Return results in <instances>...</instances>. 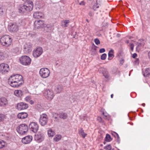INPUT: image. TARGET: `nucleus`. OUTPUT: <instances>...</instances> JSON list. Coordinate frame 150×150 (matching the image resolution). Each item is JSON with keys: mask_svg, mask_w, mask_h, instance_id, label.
<instances>
[{"mask_svg": "<svg viewBox=\"0 0 150 150\" xmlns=\"http://www.w3.org/2000/svg\"><path fill=\"white\" fill-rule=\"evenodd\" d=\"M5 56L3 52L0 51V61L4 59L5 58Z\"/></svg>", "mask_w": 150, "mask_h": 150, "instance_id": "33", "label": "nucleus"}, {"mask_svg": "<svg viewBox=\"0 0 150 150\" xmlns=\"http://www.w3.org/2000/svg\"><path fill=\"white\" fill-rule=\"evenodd\" d=\"M28 136H26L23 138L22 139V143L24 144H27L28 143Z\"/></svg>", "mask_w": 150, "mask_h": 150, "instance_id": "28", "label": "nucleus"}, {"mask_svg": "<svg viewBox=\"0 0 150 150\" xmlns=\"http://www.w3.org/2000/svg\"><path fill=\"white\" fill-rule=\"evenodd\" d=\"M16 130L19 134H23L27 132L28 127L26 124H22L17 127Z\"/></svg>", "mask_w": 150, "mask_h": 150, "instance_id": "3", "label": "nucleus"}, {"mask_svg": "<svg viewBox=\"0 0 150 150\" xmlns=\"http://www.w3.org/2000/svg\"><path fill=\"white\" fill-rule=\"evenodd\" d=\"M52 115L53 117L55 119H56L58 118V115L57 114L54 112L52 113Z\"/></svg>", "mask_w": 150, "mask_h": 150, "instance_id": "42", "label": "nucleus"}, {"mask_svg": "<svg viewBox=\"0 0 150 150\" xmlns=\"http://www.w3.org/2000/svg\"><path fill=\"white\" fill-rule=\"evenodd\" d=\"M108 59L109 60H111L114 57V50L111 49L110 50L108 53Z\"/></svg>", "mask_w": 150, "mask_h": 150, "instance_id": "21", "label": "nucleus"}, {"mask_svg": "<svg viewBox=\"0 0 150 150\" xmlns=\"http://www.w3.org/2000/svg\"><path fill=\"white\" fill-rule=\"evenodd\" d=\"M107 54L105 53L103 54L100 57L101 59L102 60H105L106 58Z\"/></svg>", "mask_w": 150, "mask_h": 150, "instance_id": "37", "label": "nucleus"}, {"mask_svg": "<svg viewBox=\"0 0 150 150\" xmlns=\"http://www.w3.org/2000/svg\"><path fill=\"white\" fill-rule=\"evenodd\" d=\"M33 7V2L31 1H29V11L32 10Z\"/></svg>", "mask_w": 150, "mask_h": 150, "instance_id": "29", "label": "nucleus"}, {"mask_svg": "<svg viewBox=\"0 0 150 150\" xmlns=\"http://www.w3.org/2000/svg\"><path fill=\"white\" fill-rule=\"evenodd\" d=\"M113 94H112L111 95V97L112 98H113Z\"/></svg>", "mask_w": 150, "mask_h": 150, "instance_id": "61", "label": "nucleus"}, {"mask_svg": "<svg viewBox=\"0 0 150 150\" xmlns=\"http://www.w3.org/2000/svg\"><path fill=\"white\" fill-rule=\"evenodd\" d=\"M94 42L96 45H98L100 43L99 40L98 38H96L94 40Z\"/></svg>", "mask_w": 150, "mask_h": 150, "instance_id": "41", "label": "nucleus"}, {"mask_svg": "<svg viewBox=\"0 0 150 150\" xmlns=\"http://www.w3.org/2000/svg\"><path fill=\"white\" fill-rule=\"evenodd\" d=\"M8 82L10 85L13 87H18L23 83V76L19 74L12 75L9 78Z\"/></svg>", "mask_w": 150, "mask_h": 150, "instance_id": "1", "label": "nucleus"}, {"mask_svg": "<svg viewBox=\"0 0 150 150\" xmlns=\"http://www.w3.org/2000/svg\"><path fill=\"white\" fill-rule=\"evenodd\" d=\"M4 118V116L2 115H0V122L3 120Z\"/></svg>", "mask_w": 150, "mask_h": 150, "instance_id": "43", "label": "nucleus"}, {"mask_svg": "<svg viewBox=\"0 0 150 150\" xmlns=\"http://www.w3.org/2000/svg\"><path fill=\"white\" fill-rule=\"evenodd\" d=\"M99 8V5H97L96 3V4H94L93 5V10L94 11H96V10L97 9Z\"/></svg>", "mask_w": 150, "mask_h": 150, "instance_id": "40", "label": "nucleus"}, {"mask_svg": "<svg viewBox=\"0 0 150 150\" xmlns=\"http://www.w3.org/2000/svg\"><path fill=\"white\" fill-rule=\"evenodd\" d=\"M14 53L17 54H18L20 53V51L18 48H16L13 51Z\"/></svg>", "mask_w": 150, "mask_h": 150, "instance_id": "38", "label": "nucleus"}, {"mask_svg": "<svg viewBox=\"0 0 150 150\" xmlns=\"http://www.w3.org/2000/svg\"><path fill=\"white\" fill-rule=\"evenodd\" d=\"M97 120L99 122H101L102 120V119L101 117H98L97 118Z\"/></svg>", "mask_w": 150, "mask_h": 150, "instance_id": "50", "label": "nucleus"}, {"mask_svg": "<svg viewBox=\"0 0 150 150\" xmlns=\"http://www.w3.org/2000/svg\"><path fill=\"white\" fill-rule=\"evenodd\" d=\"M24 52L25 53H26L27 51L28 50V47H24Z\"/></svg>", "mask_w": 150, "mask_h": 150, "instance_id": "48", "label": "nucleus"}, {"mask_svg": "<svg viewBox=\"0 0 150 150\" xmlns=\"http://www.w3.org/2000/svg\"><path fill=\"white\" fill-rule=\"evenodd\" d=\"M10 69L8 65L4 63L0 64V72L3 74H5L8 72Z\"/></svg>", "mask_w": 150, "mask_h": 150, "instance_id": "7", "label": "nucleus"}, {"mask_svg": "<svg viewBox=\"0 0 150 150\" xmlns=\"http://www.w3.org/2000/svg\"><path fill=\"white\" fill-rule=\"evenodd\" d=\"M28 107V104L23 102H21L17 104L16 106V109L20 110L25 109Z\"/></svg>", "mask_w": 150, "mask_h": 150, "instance_id": "12", "label": "nucleus"}, {"mask_svg": "<svg viewBox=\"0 0 150 150\" xmlns=\"http://www.w3.org/2000/svg\"><path fill=\"white\" fill-rule=\"evenodd\" d=\"M115 134L116 136H115V137H117L118 139H119L120 138L119 136L118 135V134L117 133H115Z\"/></svg>", "mask_w": 150, "mask_h": 150, "instance_id": "54", "label": "nucleus"}, {"mask_svg": "<svg viewBox=\"0 0 150 150\" xmlns=\"http://www.w3.org/2000/svg\"><path fill=\"white\" fill-rule=\"evenodd\" d=\"M104 148L105 150H114V149L112 148L110 144H109L105 146Z\"/></svg>", "mask_w": 150, "mask_h": 150, "instance_id": "31", "label": "nucleus"}, {"mask_svg": "<svg viewBox=\"0 0 150 150\" xmlns=\"http://www.w3.org/2000/svg\"><path fill=\"white\" fill-rule=\"evenodd\" d=\"M101 2V0H96V5H100V3Z\"/></svg>", "mask_w": 150, "mask_h": 150, "instance_id": "46", "label": "nucleus"}, {"mask_svg": "<svg viewBox=\"0 0 150 150\" xmlns=\"http://www.w3.org/2000/svg\"><path fill=\"white\" fill-rule=\"evenodd\" d=\"M12 41L11 37L7 35H3L0 39V43L1 45L5 47H8L11 45Z\"/></svg>", "mask_w": 150, "mask_h": 150, "instance_id": "2", "label": "nucleus"}, {"mask_svg": "<svg viewBox=\"0 0 150 150\" xmlns=\"http://www.w3.org/2000/svg\"><path fill=\"white\" fill-rule=\"evenodd\" d=\"M44 95L47 99L51 100L53 98L54 94L52 90L48 89L45 91Z\"/></svg>", "mask_w": 150, "mask_h": 150, "instance_id": "5", "label": "nucleus"}, {"mask_svg": "<svg viewBox=\"0 0 150 150\" xmlns=\"http://www.w3.org/2000/svg\"><path fill=\"white\" fill-rule=\"evenodd\" d=\"M103 76L105 78L107 79L109 77V74L108 71L106 69H105L103 72Z\"/></svg>", "mask_w": 150, "mask_h": 150, "instance_id": "30", "label": "nucleus"}, {"mask_svg": "<svg viewBox=\"0 0 150 150\" xmlns=\"http://www.w3.org/2000/svg\"><path fill=\"white\" fill-rule=\"evenodd\" d=\"M8 102L7 99L4 97L0 98V106H4L8 104Z\"/></svg>", "mask_w": 150, "mask_h": 150, "instance_id": "15", "label": "nucleus"}, {"mask_svg": "<svg viewBox=\"0 0 150 150\" xmlns=\"http://www.w3.org/2000/svg\"><path fill=\"white\" fill-rule=\"evenodd\" d=\"M94 15V13L92 11H90L88 13V15L91 17L93 16Z\"/></svg>", "mask_w": 150, "mask_h": 150, "instance_id": "44", "label": "nucleus"}, {"mask_svg": "<svg viewBox=\"0 0 150 150\" xmlns=\"http://www.w3.org/2000/svg\"><path fill=\"white\" fill-rule=\"evenodd\" d=\"M79 134L81 135L83 138H85L87 135V134L84 133V130L82 128H81L79 130Z\"/></svg>", "mask_w": 150, "mask_h": 150, "instance_id": "25", "label": "nucleus"}, {"mask_svg": "<svg viewBox=\"0 0 150 150\" xmlns=\"http://www.w3.org/2000/svg\"><path fill=\"white\" fill-rule=\"evenodd\" d=\"M33 139V137L29 135V143L32 141Z\"/></svg>", "mask_w": 150, "mask_h": 150, "instance_id": "45", "label": "nucleus"}, {"mask_svg": "<svg viewBox=\"0 0 150 150\" xmlns=\"http://www.w3.org/2000/svg\"><path fill=\"white\" fill-rule=\"evenodd\" d=\"M25 100L26 101H28V96H26L25 99Z\"/></svg>", "mask_w": 150, "mask_h": 150, "instance_id": "58", "label": "nucleus"}, {"mask_svg": "<svg viewBox=\"0 0 150 150\" xmlns=\"http://www.w3.org/2000/svg\"><path fill=\"white\" fill-rule=\"evenodd\" d=\"M62 86L59 85H57L55 89L57 93H59L62 91Z\"/></svg>", "mask_w": 150, "mask_h": 150, "instance_id": "27", "label": "nucleus"}, {"mask_svg": "<svg viewBox=\"0 0 150 150\" xmlns=\"http://www.w3.org/2000/svg\"><path fill=\"white\" fill-rule=\"evenodd\" d=\"M126 43H128L129 42V41L128 40H127L126 41Z\"/></svg>", "mask_w": 150, "mask_h": 150, "instance_id": "62", "label": "nucleus"}, {"mask_svg": "<svg viewBox=\"0 0 150 150\" xmlns=\"http://www.w3.org/2000/svg\"><path fill=\"white\" fill-rule=\"evenodd\" d=\"M103 115H104V118L105 119H109L110 117L108 113L105 111L104 109H102L101 110Z\"/></svg>", "mask_w": 150, "mask_h": 150, "instance_id": "22", "label": "nucleus"}, {"mask_svg": "<svg viewBox=\"0 0 150 150\" xmlns=\"http://www.w3.org/2000/svg\"><path fill=\"white\" fill-rule=\"evenodd\" d=\"M62 138V136L60 135H56L53 138L54 141L57 142L59 141Z\"/></svg>", "mask_w": 150, "mask_h": 150, "instance_id": "26", "label": "nucleus"}, {"mask_svg": "<svg viewBox=\"0 0 150 150\" xmlns=\"http://www.w3.org/2000/svg\"><path fill=\"white\" fill-rule=\"evenodd\" d=\"M115 133H117L115 132H113L111 133V134H112V135H113L114 137L116 136Z\"/></svg>", "mask_w": 150, "mask_h": 150, "instance_id": "56", "label": "nucleus"}, {"mask_svg": "<svg viewBox=\"0 0 150 150\" xmlns=\"http://www.w3.org/2000/svg\"><path fill=\"white\" fill-rule=\"evenodd\" d=\"M14 94L15 96L18 97H20L23 95V92L20 90H15L14 92Z\"/></svg>", "mask_w": 150, "mask_h": 150, "instance_id": "17", "label": "nucleus"}, {"mask_svg": "<svg viewBox=\"0 0 150 150\" xmlns=\"http://www.w3.org/2000/svg\"><path fill=\"white\" fill-rule=\"evenodd\" d=\"M28 116V114L26 112H21L18 115V117L20 119H24L27 117Z\"/></svg>", "mask_w": 150, "mask_h": 150, "instance_id": "19", "label": "nucleus"}, {"mask_svg": "<svg viewBox=\"0 0 150 150\" xmlns=\"http://www.w3.org/2000/svg\"><path fill=\"white\" fill-rule=\"evenodd\" d=\"M142 105H143V106H144L145 105V104H142Z\"/></svg>", "mask_w": 150, "mask_h": 150, "instance_id": "64", "label": "nucleus"}, {"mask_svg": "<svg viewBox=\"0 0 150 150\" xmlns=\"http://www.w3.org/2000/svg\"><path fill=\"white\" fill-rule=\"evenodd\" d=\"M59 117L60 118L63 120L67 119L68 117V115L67 113L64 112H62L60 113Z\"/></svg>", "mask_w": 150, "mask_h": 150, "instance_id": "24", "label": "nucleus"}, {"mask_svg": "<svg viewBox=\"0 0 150 150\" xmlns=\"http://www.w3.org/2000/svg\"><path fill=\"white\" fill-rule=\"evenodd\" d=\"M48 118L47 115L45 114H42L39 120V122L42 126L45 125L47 123Z\"/></svg>", "mask_w": 150, "mask_h": 150, "instance_id": "11", "label": "nucleus"}, {"mask_svg": "<svg viewBox=\"0 0 150 150\" xmlns=\"http://www.w3.org/2000/svg\"><path fill=\"white\" fill-rule=\"evenodd\" d=\"M42 52L43 49L42 48L38 47L33 50V55L35 57H38L40 56Z\"/></svg>", "mask_w": 150, "mask_h": 150, "instance_id": "10", "label": "nucleus"}, {"mask_svg": "<svg viewBox=\"0 0 150 150\" xmlns=\"http://www.w3.org/2000/svg\"><path fill=\"white\" fill-rule=\"evenodd\" d=\"M143 45L141 43H139L138 45L136 47V50L139 51L141 47H142L143 46Z\"/></svg>", "mask_w": 150, "mask_h": 150, "instance_id": "35", "label": "nucleus"}, {"mask_svg": "<svg viewBox=\"0 0 150 150\" xmlns=\"http://www.w3.org/2000/svg\"><path fill=\"white\" fill-rule=\"evenodd\" d=\"M28 58H29V65L31 63V59L29 57H28Z\"/></svg>", "mask_w": 150, "mask_h": 150, "instance_id": "59", "label": "nucleus"}, {"mask_svg": "<svg viewBox=\"0 0 150 150\" xmlns=\"http://www.w3.org/2000/svg\"><path fill=\"white\" fill-rule=\"evenodd\" d=\"M86 21H87V22H88H88H89V21H88V19H86Z\"/></svg>", "mask_w": 150, "mask_h": 150, "instance_id": "63", "label": "nucleus"}, {"mask_svg": "<svg viewBox=\"0 0 150 150\" xmlns=\"http://www.w3.org/2000/svg\"><path fill=\"white\" fill-rule=\"evenodd\" d=\"M5 11V9L1 5H0V14H2Z\"/></svg>", "mask_w": 150, "mask_h": 150, "instance_id": "36", "label": "nucleus"}, {"mask_svg": "<svg viewBox=\"0 0 150 150\" xmlns=\"http://www.w3.org/2000/svg\"><path fill=\"white\" fill-rule=\"evenodd\" d=\"M135 62H136V63L137 64H138L139 63V61H138V59H136V61H135Z\"/></svg>", "mask_w": 150, "mask_h": 150, "instance_id": "60", "label": "nucleus"}, {"mask_svg": "<svg viewBox=\"0 0 150 150\" xmlns=\"http://www.w3.org/2000/svg\"><path fill=\"white\" fill-rule=\"evenodd\" d=\"M105 51V50L104 48H101L99 50V52L100 53H103Z\"/></svg>", "mask_w": 150, "mask_h": 150, "instance_id": "47", "label": "nucleus"}, {"mask_svg": "<svg viewBox=\"0 0 150 150\" xmlns=\"http://www.w3.org/2000/svg\"><path fill=\"white\" fill-rule=\"evenodd\" d=\"M6 144V142L4 141L0 140V149L4 147L5 146Z\"/></svg>", "mask_w": 150, "mask_h": 150, "instance_id": "34", "label": "nucleus"}, {"mask_svg": "<svg viewBox=\"0 0 150 150\" xmlns=\"http://www.w3.org/2000/svg\"><path fill=\"white\" fill-rule=\"evenodd\" d=\"M29 127L31 131L36 133L38 129V125L36 122H31L29 125Z\"/></svg>", "mask_w": 150, "mask_h": 150, "instance_id": "9", "label": "nucleus"}, {"mask_svg": "<svg viewBox=\"0 0 150 150\" xmlns=\"http://www.w3.org/2000/svg\"><path fill=\"white\" fill-rule=\"evenodd\" d=\"M28 8V6L25 5H21L18 8L19 12L21 13H23L27 11Z\"/></svg>", "mask_w": 150, "mask_h": 150, "instance_id": "16", "label": "nucleus"}, {"mask_svg": "<svg viewBox=\"0 0 150 150\" xmlns=\"http://www.w3.org/2000/svg\"><path fill=\"white\" fill-rule=\"evenodd\" d=\"M105 140L106 141L108 142H110L112 140L110 135L109 134H107Z\"/></svg>", "mask_w": 150, "mask_h": 150, "instance_id": "32", "label": "nucleus"}, {"mask_svg": "<svg viewBox=\"0 0 150 150\" xmlns=\"http://www.w3.org/2000/svg\"><path fill=\"white\" fill-rule=\"evenodd\" d=\"M137 56V54L136 53H134L132 55V57L133 58H135Z\"/></svg>", "mask_w": 150, "mask_h": 150, "instance_id": "51", "label": "nucleus"}, {"mask_svg": "<svg viewBox=\"0 0 150 150\" xmlns=\"http://www.w3.org/2000/svg\"><path fill=\"white\" fill-rule=\"evenodd\" d=\"M134 46V45L132 44H130V48H131V49L132 50H133Z\"/></svg>", "mask_w": 150, "mask_h": 150, "instance_id": "49", "label": "nucleus"}, {"mask_svg": "<svg viewBox=\"0 0 150 150\" xmlns=\"http://www.w3.org/2000/svg\"><path fill=\"white\" fill-rule=\"evenodd\" d=\"M124 62V60L123 59H122L120 61V63L121 65H122Z\"/></svg>", "mask_w": 150, "mask_h": 150, "instance_id": "52", "label": "nucleus"}, {"mask_svg": "<svg viewBox=\"0 0 150 150\" xmlns=\"http://www.w3.org/2000/svg\"><path fill=\"white\" fill-rule=\"evenodd\" d=\"M44 134L41 132H38L35 136V140L38 143L41 142L44 140Z\"/></svg>", "mask_w": 150, "mask_h": 150, "instance_id": "8", "label": "nucleus"}, {"mask_svg": "<svg viewBox=\"0 0 150 150\" xmlns=\"http://www.w3.org/2000/svg\"><path fill=\"white\" fill-rule=\"evenodd\" d=\"M69 20H64L62 21L61 25L63 28H65L68 26V24L70 23Z\"/></svg>", "mask_w": 150, "mask_h": 150, "instance_id": "20", "label": "nucleus"}, {"mask_svg": "<svg viewBox=\"0 0 150 150\" xmlns=\"http://www.w3.org/2000/svg\"><path fill=\"white\" fill-rule=\"evenodd\" d=\"M8 30L11 32H17L18 30V26L15 23H10L8 26Z\"/></svg>", "mask_w": 150, "mask_h": 150, "instance_id": "6", "label": "nucleus"}, {"mask_svg": "<svg viewBox=\"0 0 150 150\" xmlns=\"http://www.w3.org/2000/svg\"><path fill=\"white\" fill-rule=\"evenodd\" d=\"M43 15V14L41 12H37L34 13L33 17L35 18L39 19L41 18Z\"/></svg>", "mask_w": 150, "mask_h": 150, "instance_id": "18", "label": "nucleus"}, {"mask_svg": "<svg viewBox=\"0 0 150 150\" xmlns=\"http://www.w3.org/2000/svg\"><path fill=\"white\" fill-rule=\"evenodd\" d=\"M148 57L150 59V51L148 53Z\"/></svg>", "mask_w": 150, "mask_h": 150, "instance_id": "57", "label": "nucleus"}, {"mask_svg": "<svg viewBox=\"0 0 150 150\" xmlns=\"http://www.w3.org/2000/svg\"><path fill=\"white\" fill-rule=\"evenodd\" d=\"M47 133L49 137H52L55 134V132L51 129H50L48 130Z\"/></svg>", "mask_w": 150, "mask_h": 150, "instance_id": "23", "label": "nucleus"}, {"mask_svg": "<svg viewBox=\"0 0 150 150\" xmlns=\"http://www.w3.org/2000/svg\"><path fill=\"white\" fill-rule=\"evenodd\" d=\"M40 76L42 78L45 79L48 77L50 75V71L47 68H42L39 71Z\"/></svg>", "mask_w": 150, "mask_h": 150, "instance_id": "4", "label": "nucleus"}, {"mask_svg": "<svg viewBox=\"0 0 150 150\" xmlns=\"http://www.w3.org/2000/svg\"><path fill=\"white\" fill-rule=\"evenodd\" d=\"M145 76H149L150 75L149 73L148 72L147 70L146 69L145 72L143 74Z\"/></svg>", "mask_w": 150, "mask_h": 150, "instance_id": "39", "label": "nucleus"}, {"mask_svg": "<svg viewBox=\"0 0 150 150\" xmlns=\"http://www.w3.org/2000/svg\"><path fill=\"white\" fill-rule=\"evenodd\" d=\"M85 3L83 1H81L80 3V5H85Z\"/></svg>", "mask_w": 150, "mask_h": 150, "instance_id": "53", "label": "nucleus"}, {"mask_svg": "<svg viewBox=\"0 0 150 150\" xmlns=\"http://www.w3.org/2000/svg\"><path fill=\"white\" fill-rule=\"evenodd\" d=\"M44 24V22L42 20H36L34 23V26L35 29H38Z\"/></svg>", "mask_w": 150, "mask_h": 150, "instance_id": "14", "label": "nucleus"}, {"mask_svg": "<svg viewBox=\"0 0 150 150\" xmlns=\"http://www.w3.org/2000/svg\"><path fill=\"white\" fill-rule=\"evenodd\" d=\"M20 63L24 65H28V57L27 56H23L19 58Z\"/></svg>", "mask_w": 150, "mask_h": 150, "instance_id": "13", "label": "nucleus"}, {"mask_svg": "<svg viewBox=\"0 0 150 150\" xmlns=\"http://www.w3.org/2000/svg\"><path fill=\"white\" fill-rule=\"evenodd\" d=\"M31 104V105H32L34 103V102L33 101V100H30L29 102Z\"/></svg>", "mask_w": 150, "mask_h": 150, "instance_id": "55", "label": "nucleus"}]
</instances>
